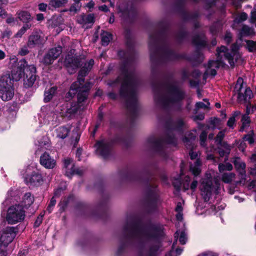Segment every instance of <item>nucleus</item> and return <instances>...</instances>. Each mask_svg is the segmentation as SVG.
Listing matches in <instances>:
<instances>
[{"mask_svg":"<svg viewBox=\"0 0 256 256\" xmlns=\"http://www.w3.org/2000/svg\"><path fill=\"white\" fill-rule=\"evenodd\" d=\"M94 187L100 193L102 198L92 210L91 214L97 218L106 220L108 216V200L110 195L104 192V181L103 178H100L94 184Z\"/></svg>","mask_w":256,"mask_h":256,"instance_id":"10","label":"nucleus"},{"mask_svg":"<svg viewBox=\"0 0 256 256\" xmlns=\"http://www.w3.org/2000/svg\"><path fill=\"white\" fill-rule=\"evenodd\" d=\"M56 200L54 198V196H52L50 200V202L47 206V208H46V210L48 212L49 214H50L52 210H53V208L54 207V206L56 205Z\"/></svg>","mask_w":256,"mask_h":256,"instance_id":"55","label":"nucleus"},{"mask_svg":"<svg viewBox=\"0 0 256 256\" xmlns=\"http://www.w3.org/2000/svg\"><path fill=\"white\" fill-rule=\"evenodd\" d=\"M154 98L156 104H162L167 108L174 104V110H182V102L186 96L185 91L172 81H152Z\"/></svg>","mask_w":256,"mask_h":256,"instance_id":"2","label":"nucleus"},{"mask_svg":"<svg viewBox=\"0 0 256 256\" xmlns=\"http://www.w3.org/2000/svg\"><path fill=\"white\" fill-rule=\"evenodd\" d=\"M95 17L93 14H81L76 16V22L78 23L82 24V27L85 28H90L88 25L90 24L91 26L94 22Z\"/></svg>","mask_w":256,"mask_h":256,"instance_id":"23","label":"nucleus"},{"mask_svg":"<svg viewBox=\"0 0 256 256\" xmlns=\"http://www.w3.org/2000/svg\"><path fill=\"white\" fill-rule=\"evenodd\" d=\"M233 163L237 170H244L246 168V164L244 162H240V158H236Z\"/></svg>","mask_w":256,"mask_h":256,"instance_id":"46","label":"nucleus"},{"mask_svg":"<svg viewBox=\"0 0 256 256\" xmlns=\"http://www.w3.org/2000/svg\"><path fill=\"white\" fill-rule=\"evenodd\" d=\"M102 43L103 46H107L112 40V35L108 32L103 31L101 34Z\"/></svg>","mask_w":256,"mask_h":256,"instance_id":"35","label":"nucleus"},{"mask_svg":"<svg viewBox=\"0 0 256 256\" xmlns=\"http://www.w3.org/2000/svg\"><path fill=\"white\" fill-rule=\"evenodd\" d=\"M67 2V0H50L48 4L50 8H58L64 6Z\"/></svg>","mask_w":256,"mask_h":256,"instance_id":"33","label":"nucleus"},{"mask_svg":"<svg viewBox=\"0 0 256 256\" xmlns=\"http://www.w3.org/2000/svg\"><path fill=\"white\" fill-rule=\"evenodd\" d=\"M188 36V33L184 30L179 32L176 35V37L178 42H181Z\"/></svg>","mask_w":256,"mask_h":256,"instance_id":"56","label":"nucleus"},{"mask_svg":"<svg viewBox=\"0 0 256 256\" xmlns=\"http://www.w3.org/2000/svg\"><path fill=\"white\" fill-rule=\"evenodd\" d=\"M225 136V131L224 130H220V131L218 134H217L216 138L215 140L216 144L218 143H221L222 141L223 140V139L224 138Z\"/></svg>","mask_w":256,"mask_h":256,"instance_id":"57","label":"nucleus"},{"mask_svg":"<svg viewBox=\"0 0 256 256\" xmlns=\"http://www.w3.org/2000/svg\"><path fill=\"white\" fill-rule=\"evenodd\" d=\"M14 81H0V98L4 102L12 99L14 96Z\"/></svg>","mask_w":256,"mask_h":256,"instance_id":"16","label":"nucleus"},{"mask_svg":"<svg viewBox=\"0 0 256 256\" xmlns=\"http://www.w3.org/2000/svg\"><path fill=\"white\" fill-rule=\"evenodd\" d=\"M238 56L236 45L232 46L230 52H228V48L224 46L218 48H217V60L208 62V67L202 75L203 80L213 78L216 74V69L223 66L224 60H228L230 64L233 66Z\"/></svg>","mask_w":256,"mask_h":256,"instance_id":"6","label":"nucleus"},{"mask_svg":"<svg viewBox=\"0 0 256 256\" xmlns=\"http://www.w3.org/2000/svg\"><path fill=\"white\" fill-rule=\"evenodd\" d=\"M6 106L8 108V111L10 112H16L18 110V104L15 102L8 103Z\"/></svg>","mask_w":256,"mask_h":256,"instance_id":"50","label":"nucleus"},{"mask_svg":"<svg viewBox=\"0 0 256 256\" xmlns=\"http://www.w3.org/2000/svg\"><path fill=\"white\" fill-rule=\"evenodd\" d=\"M196 139V136L192 132H188L186 136H184L182 138V142L184 143L188 144L192 141Z\"/></svg>","mask_w":256,"mask_h":256,"instance_id":"47","label":"nucleus"},{"mask_svg":"<svg viewBox=\"0 0 256 256\" xmlns=\"http://www.w3.org/2000/svg\"><path fill=\"white\" fill-rule=\"evenodd\" d=\"M84 172L82 170L78 168H74V167H73L72 169L69 170L68 171L66 172V176L70 178L75 174L82 176Z\"/></svg>","mask_w":256,"mask_h":256,"instance_id":"38","label":"nucleus"},{"mask_svg":"<svg viewBox=\"0 0 256 256\" xmlns=\"http://www.w3.org/2000/svg\"><path fill=\"white\" fill-rule=\"evenodd\" d=\"M187 240L186 236V232L184 231H182L180 233L179 237V242L181 244H186Z\"/></svg>","mask_w":256,"mask_h":256,"instance_id":"60","label":"nucleus"},{"mask_svg":"<svg viewBox=\"0 0 256 256\" xmlns=\"http://www.w3.org/2000/svg\"><path fill=\"white\" fill-rule=\"evenodd\" d=\"M110 124L111 127L114 128H120L121 124L116 121H114L113 120H110Z\"/></svg>","mask_w":256,"mask_h":256,"instance_id":"64","label":"nucleus"},{"mask_svg":"<svg viewBox=\"0 0 256 256\" xmlns=\"http://www.w3.org/2000/svg\"><path fill=\"white\" fill-rule=\"evenodd\" d=\"M80 108V106L78 103L77 104H74V105L72 104L70 108L67 110L66 112L70 115L74 114L78 112Z\"/></svg>","mask_w":256,"mask_h":256,"instance_id":"49","label":"nucleus"},{"mask_svg":"<svg viewBox=\"0 0 256 256\" xmlns=\"http://www.w3.org/2000/svg\"><path fill=\"white\" fill-rule=\"evenodd\" d=\"M246 48L250 52L256 51V42L250 40H246Z\"/></svg>","mask_w":256,"mask_h":256,"instance_id":"48","label":"nucleus"},{"mask_svg":"<svg viewBox=\"0 0 256 256\" xmlns=\"http://www.w3.org/2000/svg\"><path fill=\"white\" fill-rule=\"evenodd\" d=\"M85 82L82 81L83 82ZM88 82L83 84L82 81H74L66 94V97L72 98L76 94L78 103L84 102L87 100L90 90V81Z\"/></svg>","mask_w":256,"mask_h":256,"instance_id":"13","label":"nucleus"},{"mask_svg":"<svg viewBox=\"0 0 256 256\" xmlns=\"http://www.w3.org/2000/svg\"><path fill=\"white\" fill-rule=\"evenodd\" d=\"M40 162L42 166L49 169L53 168L56 164V160L47 152H44L40 156Z\"/></svg>","mask_w":256,"mask_h":256,"instance_id":"25","label":"nucleus"},{"mask_svg":"<svg viewBox=\"0 0 256 256\" xmlns=\"http://www.w3.org/2000/svg\"><path fill=\"white\" fill-rule=\"evenodd\" d=\"M235 176V174L233 172L224 173L222 176V181L226 184H230L232 182V178Z\"/></svg>","mask_w":256,"mask_h":256,"instance_id":"42","label":"nucleus"},{"mask_svg":"<svg viewBox=\"0 0 256 256\" xmlns=\"http://www.w3.org/2000/svg\"><path fill=\"white\" fill-rule=\"evenodd\" d=\"M201 74L200 72L197 69H195L190 72L187 69H184L182 73L184 79L189 78L190 76L193 78H198L200 77Z\"/></svg>","mask_w":256,"mask_h":256,"instance_id":"29","label":"nucleus"},{"mask_svg":"<svg viewBox=\"0 0 256 256\" xmlns=\"http://www.w3.org/2000/svg\"><path fill=\"white\" fill-rule=\"evenodd\" d=\"M16 21V19L12 16H8L6 20V22L10 25L14 24Z\"/></svg>","mask_w":256,"mask_h":256,"instance_id":"63","label":"nucleus"},{"mask_svg":"<svg viewBox=\"0 0 256 256\" xmlns=\"http://www.w3.org/2000/svg\"><path fill=\"white\" fill-rule=\"evenodd\" d=\"M94 64V61L93 59L85 62V57L82 55L72 56L68 54L64 60V64L70 73L72 74L73 70L82 66L78 72L77 80H84V78L90 71Z\"/></svg>","mask_w":256,"mask_h":256,"instance_id":"8","label":"nucleus"},{"mask_svg":"<svg viewBox=\"0 0 256 256\" xmlns=\"http://www.w3.org/2000/svg\"><path fill=\"white\" fill-rule=\"evenodd\" d=\"M62 52V48L60 46L51 48L48 52L52 56L54 59H56Z\"/></svg>","mask_w":256,"mask_h":256,"instance_id":"40","label":"nucleus"},{"mask_svg":"<svg viewBox=\"0 0 256 256\" xmlns=\"http://www.w3.org/2000/svg\"><path fill=\"white\" fill-rule=\"evenodd\" d=\"M220 30V24L219 22L214 24L210 28V31L212 34H216Z\"/></svg>","mask_w":256,"mask_h":256,"instance_id":"53","label":"nucleus"},{"mask_svg":"<svg viewBox=\"0 0 256 256\" xmlns=\"http://www.w3.org/2000/svg\"><path fill=\"white\" fill-rule=\"evenodd\" d=\"M56 131L57 137L64 139L68 136L70 129L66 126H61L56 129Z\"/></svg>","mask_w":256,"mask_h":256,"instance_id":"32","label":"nucleus"},{"mask_svg":"<svg viewBox=\"0 0 256 256\" xmlns=\"http://www.w3.org/2000/svg\"><path fill=\"white\" fill-rule=\"evenodd\" d=\"M236 82L238 83H240V84L238 94V100L240 102L244 101V102H247L248 100H249L253 97L252 92L249 87H247L244 90V94L242 93L241 92V90L242 88V84H244V81Z\"/></svg>","mask_w":256,"mask_h":256,"instance_id":"24","label":"nucleus"},{"mask_svg":"<svg viewBox=\"0 0 256 256\" xmlns=\"http://www.w3.org/2000/svg\"><path fill=\"white\" fill-rule=\"evenodd\" d=\"M256 22V10H254L251 12L250 22L254 24Z\"/></svg>","mask_w":256,"mask_h":256,"instance_id":"62","label":"nucleus"},{"mask_svg":"<svg viewBox=\"0 0 256 256\" xmlns=\"http://www.w3.org/2000/svg\"><path fill=\"white\" fill-rule=\"evenodd\" d=\"M70 203H76L75 208L83 214H86L90 210V206L84 202H76V198L75 196L73 194H70L68 196H64L59 202V212L62 213L65 211Z\"/></svg>","mask_w":256,"mask_h":256,"instance_id":"14","label":"nucleus"},{"mask_svg":"<svg viewBox=\"0 0 256 256\" xmlns=\"http://www.w3.org/2000/svg\"><path fill=\"white\" fill-rule=\"evenodd\" d=\"M218 168L219 172H222L225 170H232L233 168V166L232 164L230 162H226L224 164L220 163L218 164Z\"/></svg>","mask_w":256,"mask_h":256,"instance_id":"44","label":"nucleus"},{"mask_svg":"<svg viewBox=\"0 0 256 256\" xmlns=\"http://www.w3.org/2000/svg\"><path fill=\"white\" fill-rule=\"evenodd\" d=\"M240 114V111H234L232 114V116L229 118L227 122V126L230 128H233L236 122V118Z\"/></svg>","mask_w":256,"mask_h":256,"instance_id":"39","label":"nucleus"},{"mask_svg":"<svg viewBox=\"0 0 256 256\" xmlns=\"http://www.w3.org/2000/svg\"><path fill=\"white\" fill-rule=\"evenodd\" d=\"M58 88L54 86L50 88L48 90L46 89L44 92V102L46 103L50 102L57 91Z\"/></svg>","mask_w":256,"mask_h":256,"instance_id":"30","label":"nucleus"},{"mask_svg":"<svg viewBox=\"0 0 256 256\" xmlns=\"http://www.w3.org/2000/svg\"><path fill=\"white\" fill-rule=\"evenodd\" d=\"M148 46L150 60L153 64H158L178 60L180 57L170 46L168 31L166 26L164 30L150 36Z\"/></svg>","mask_w":256,"mask_h":256,"instance_id":"3","label":"nucleus"},{"mask_svg":"<svg viewBox=\"0 0 256 256\" xmlns=\"http://www.w3.org/2000/svg\"><path fill=\"white\" fill-rule=\"evenodd\" d=\"M32 25L29 24H24L22 27L14 35L15 38H21L26 32L31 27Z\"/></svg>","mask_w":256,"mask_h":256,"instance_id":"45","label":"nucleus"},{"mask_svg":"<svg viewBox=\"0 0 256 256\" xmlns=\"http://www.w3.org/2000/svg\"><path fill=\"white\" fill-rule=\"evenodd\" d=\"M200 190L202 195L205 202H208L212 195V183L211 180H204L200 186Z\"/></svg>","mask_w":256,"mask_h":256,"instance_id":"22","label":"nucleus"},{"mask_svg":"<svg viewBox=\"0 0 256 256\" xmlns=\"http://www.w3.org/2000/svg\"><path fill=\"white\" fill-rule=\"evenodd\" d=\"M34 196H32L31 193L26 192L22 198L20 206H22L23 209L28 208L34 203Z\"/></svg>","mask_w":256,"mask_h":256,"instance_id":"28","label":"nucleus"},{"mask_svg":"<svg viewBox=\"0 0 256 256\" xmlns=\"http://www.w3.org/2000/svg\"><path fill=\"white\" fill-rule=\"evenodd\" d=\"M252 28L246 25H244L240 30V34L241 36H248L253 33Z\"/></svg>","mask_w":256,"mask_h":256,"instance_id":"43","label":"nucleus"},{"mask_svg":"<svg viewBox=\"0 0 256 256\" xmlns=\"http://www.w3.org/2000/svg\"><path fill=\"white\" fill-rule=\"evenodd\" d=\"M17 230L13 226H7L2 232L0 236V246L6 248L16 236Z\"/></svg>","mask_w":256,"mask_h":256,"instance_id":"17","label":"nucleus"},{"mask_svg":"<svg viewBox=\"0 0 256 256\" xmlns=\"http://www.w3.org/2000/svg\"><path fill=\"white\" fill-rule=\"evenodd\" d=\"M242 138L244 141L248 142L249 144H253L255 142L254 131L250 130L247 134L244 135Z\"/></svg>","mask_w":256,"mask_h":256,"instance_id":"36","label":"nucleus"},{"mask_svg":"<svg viewBox=\"0 0 256 256\" xmlns=\"http://www.w3.org/2000/svg\"><path fill=\"white\" fill-rule=\"evenodd\" d=\"M190 170L192 174L195 176H197L201 172L200 168L198 166H190Z\"/></svg>","mask_w":256,"mask_h":256,"instance_id":"58","label":"nucleus"},{"mask_svg":"<svg viewBox=\"0 0 256 256\" xmlns=\"http://www.w3.org/2000/svg\"><path fill=\"white\" fill-rule=\"evenodd\" d=\"M140 219H137L132 224V230L130 233L132 237L142 236L150 241H154V244L150 246L146 256H158V251L160 247L162 240L166 234L164 226L160 223H152L150 220L146 228L140 227Z\"/></svg>","mask_w":256,"mask_h":256,"instance_id":"4","label":"nucleus"},{"mask_svg":"<svg viewBox=\"0 0 256 256\" xmlns=\"http://www.w3.org/2000/svg\"><path fill=\"white\" fill-rule=\"evenodd\" d=\"M208 137V132L206 130H202L200 135V144L204 146Z\"/></svg>","mask_w":256,"mask_h":256,"instance_id":"51","label":"nucleus"},{"mask_svg":"<svg viewBox=\"0 0 256 256\" xmlns=\"http://www.w3.org/2000/svg\"><path fill=\"white\" fill-rule=\"evenodd\" d=\"M241 122L242 124L240 127L239 131L242 132L246 128L249 126L251 121L249 116H247L246 114H243L242 117Z\"/></svg>","mask_w":256,"mask_h":256,"instance_id":"34","label":"nucleus"},{"mask_svg":"<svg viewBox=\"0 0 256 256\" xmlns=\"http://www.w3.org/2000/svg\"><path fill=\"white\" fill-rule=\"evenodd\" d=\"M146 142L150 145L152 150L161 157L167 158L164 143L176 146L177 140L174 134H166L164 139L156 138L154 136H150L146 140Z\"/></svg>","mask_w":256,"mask_h":256,"instance_id":"12","label":"nucleus"},{"mask_svg":"<svg viewBox=\"0 0 256 256\" xmlns=\"http://www.w3.org/2000/svg\"><path fill=\"white\" fill-rule=\"evenodd\" d=\"M192 42L198 48L204 47L207 44L205 36L203 34L195 35L192 38Z\"/></svg>","mask_w":256,"mask_h":256,"instance_id":"27","label":"nucleus"},{"mask_svg":"<svg viewBox=\"0 0 256 256\" xmlns=\"http://www.w3.org/2000/svg\"><path fill=\"white\" fill-rule=\"evenodd\" d=\"M131 142L132 138L128 134L126 136L116 135L108 141L104 139L97 140L94 147L100 156L104 159H107L110 156L112 147L115 144L122 143L126 147H128Z\"/></svg>","mask_w":256,"mask_h":256,"instance_id":"9","label":"nucleus"},{"mask_svg":"<svg viewBox=\"0 0 256 256\" xmlns=\"http://www.w3.org/2000/svg\"><path fill=\"white\" fill-rule=\"evenodd\" d=\"M54 58L48 52L46 54L43 58V62L46 65H49L52 64L54 60Z\"/></svg>","mask_w":256,"mask_h":256,"instance_id":"52","label":"nucleus"},{"mask_svg":"<svg viewBox=\"0 0 256 256\" xmlns=\"http://www.w3.org/2000/svg\"><path fill=\"white\" fill-rule=\"evenodd\" d=\"M121 16L125 19L133 18L136 14V8L132 2H124L118 6Z\"/></svg>","mask_w":256,"mask_h":256,"instance_id":"20","label":"nucleus"},{"mask_svg":"<svg viewBox=\"0 0 256 256\" xmlns=\"http://www.w3.org/2000/svg\"><path fill=\"white\" fill-rule=\"evenodd\" d=\"M246 142L243 140V139L241 140H239L238 142V148L240 150L244 152L245 151V150L247 146Z\"/></svg>","mask_w":256,"mask_h":256,"instance_id":"59","label":"nucleus"},{"mask_svg":"<svg viewBox=\"0 0 256 256\" xmlns=\"http://www.w3.org/2000/svg\"><path fill=\"white\" fill-rule=\"evenodd\" d=\"M25 217V212L20 204L10 206L8 210L6 216L9 224H15L23 220Z\"/></svg>","mask_w":256,"mask_h":256,"instance_id":"15","label":"nucleus"},{"mask_svg":"<svg viewBox=\"0 0 256 256\" xmlns=\"http://www.w3.org/2000/svg\"><path fill=\"white\" fill-rule=\"evenodd\" d=\"M118 174L122 181L138 182L144 186V206L146 212L151 214L158 210V204L160 199V190L155 182L157 178L154 174L147 167L141 171L130 170L128 167L120 170Z\"/></svg>","mask_w":256,"mask_h":256,"instance_id":"1","label":"nucleus"},{"mask_svg":"<svg viewBox=\"0 0 256 256\" xmlns=\"http://www.w3.org/2000/svg\"><path fill=\"white\" fill-rule=\"evenodd\" d=\"M18 71L12 72V74L5 75L8 80H36L37 76L36 68L34 65H28L25 59H22L18 63Z\"/></svg>","mask_w":256,"mask_h":256,"instance_id":"11","label":"nucleus"},{"mask_svg":"<svg viewBox=\"0 0 256 256\" xmlns=\"http://www.w3.org/2000/svg\"><path fill=\"white\" fill-rule=\"evenodd\" d=\"M18 18L22 22L28 24L30 20H32L31 16L29 12L25 10H20L16 12Z\"/></svg>","mask_w":256,"mask_h":256,"instance_id":"31","label":"nucleus"},{"mask_svg":"<svg viewBox=\"0 0 256 256\" xmlns=\"http://www.w3.org/2000/svg\"><path fill=\"white\" fill-rule=\"evenodd\" d=\"M42 217H43V215H42V214H40L37 217L36 219V220L34 222V228H38L40 225V224L42 223Z\"/></svg>","mask_w":256,"mask_h":256,"instance_id":"61","label":"nucleus"},{"mask_svg":"<svg viewBox=\"0 0 256 256\" xmlns=\"http://www.w3.org/2000/svg\"><path fill=\"white\" fill-rule=\"evenodd\" d=\"M120 81H110L108 84L114 86ZM119 90L120 98L126 100V108L130 112V128L135 126L136 120L138 116V104L136 90L133 82L136 81H122Z\"/></svg>","mask_w":256,"mask_h":256,"instance_id":"5","label":"nucleus"},{"mask_svg":"<svg viewBox=\"0 0 256 256\" xmlns=\"http://www.w3.org/2000/svg\"><path fill=\"white\" fill-rule=\"evenodd\" d=\"M98 120L96 124H98V126H100L101 124L104 121V114L100 110V107L98 108Z\"/></svg>","mask_w":256,"mask_h":256,"instance_id":"54","label":"nucleus"},{"mask_svg":"<svg viewBox=\"0 0 256 256\" xmlns=\"http://www.w3.org/2000/svg\"><path fill=\"white\" fill-rule=\"evenodd\" d=\"M74 167V164L72 163V160L70 158H67L64 160V174L66 176V172L69 170L72 169Z\"/></svg>","mask_w":256,"mask_h":256,"instance_id":"37","label":"nucleus"},{"mask_svg":"<svg viewBox=\"0 0 256 256\" xmlns=\"http://www.w3.org/2000/svg\"><path fill=\"white\" fill-rule=\"evenodd\" d=\"M184 122L182 118H178L176 122L170 120L166 122V128L168 130H174L180 133H182L184 132Z\"/></svg>","mask_w":256,"mask_h":256,"instance_id":"21","label":"nucleus"},{"mask_svg":"<svg viewBox=\"0 0 256 256\" xmlns=\"http://www.w3.org/2000/svg\"><path fill=\"white\" fill-rule=\"evenodd\" d=\"M126 44V51L122 50L118 52L121 60L118 80H134L136 78V72L134 67L136 52L130 42L128 41Z\"/></svg>","mask_w":256,"mask_h":256,"instance_id":"7","label":"nucleus"},{"mask_svg":"<svg viewBox=\"0 0 256 256\" xmlns=\"http://www.w3.org/2000/svg\"><path fill=\"white\" fill-rule=\"evenodd\" d=\"M44 178L42 174L38 170L33 171L28 174L24 177V181L26 184L33 186H39L44 182Z\"/></svg>","mask_w":256,"mask_h":256,"instance_id":"18","label":"nucleus"},{"mask_svg":"<svg viewBox=\"0 0 256 256\" xmlns=\"http://www.w3.org/2000/svg\"><path fill=\"white\" fill-rule=\"evenodd\" d=\"M204 58L203 54L199 50H196L192 56V60L197 64H200L203 61Z\"/></svg>","mask_w":256,"mask_h":256,"instance_id":"41","label":"nucleus"},{"mask_svg":"<svg viewBox=\"0 0 256 256\" xmlns=\"http://www.w3.org/2000/svg\"><path fill=\"white\" fill-rule=\"evenodd\" d=\"M136 221H135L136 222ZM134 222H133L132 224H129L128 223L126 224L123 226V230L124 232H128V234L125 236L127 240L126 242L120 241V244L116 252V256H121L125 252L126 248L128 247V244L130 243V238H133L130 234L132 230V224Z\"/></svg>","mask_w":256,"mask_h":256,"instance_id":"19","label":"nucleus"},{"mask_svg":"<svg viewBox=\"0 0 256 256\" xmlns=\"http://www.w3.org/2000/svg\"><path fill=\"white\" fill-rule=\"evenodd\" d=\"M44 42L45 40L37 32H34L29 36L27 44L29 48H32L36 46L42 45Z\"/></svg>","mask_w":256,"mask_h":256,"instance_id":"26","label":"nucleus"}]
</instances>
